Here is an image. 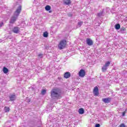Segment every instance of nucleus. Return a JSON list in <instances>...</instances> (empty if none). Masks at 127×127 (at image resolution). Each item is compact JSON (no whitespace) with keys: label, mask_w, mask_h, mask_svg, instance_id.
<instances>
[{"label":"nucleus","mask_w":127,"mask_h":127,"mask_svg":"<svg viewBox=\"0 0 127 127\" xmlns=\"http://www.w3.org/2000/svg\"><path fill=\"white\" fill-rule=\"evenodd\" d=\"M125 116H126V111H124V112H123V114H122V117H125Z\"/></svg>","instance_id":"obj_27"},{"label":"nucleus","mask_w":127,"mask_h":127,"mask_svg":"<svg viewBox=\"0 0 127 127\" xmlns=\"http://www.w3.org/2000/svg\"><path fill=\"white\" fill-rule=\"evenodd\" d=\"M111 64V62H110L109 61L108 62H106L105 64H104V65L106 67H109V66H110V65Z\"/></svg>","instance_id":"obj_21"},{"label":"nucleus","mask_w":127,"mask_h":127,"mask_svg":"<svg viewBox=\"0 0 127 127\" xmlns=\"http://www.w3.org/2000/svg\"><path fill=\"white\" fill-rule=\"evenodd\" d=\"M114 26L115 29H116L117 30H119V29H121V25L119 23L115 24Z\"/></svg>","instance_id":"obj_16"},{"label":"nucleus","mask_w":127,"mask_h":127,"mask_svg":"<svg viewBox=\"0 0 127 127\" xmlns=\"http://www.w3.org/2000/svg\"><path fill=\"white\" fill-rule=\"evenodd\" d=\"M30 101H31L30 98H29L28 97H27L26 98L25 102H26L27 103H30Z\"/></svg>","instance_id":"obj_24"},{"label":"nucleus","mask_w":127,"mask_h":127,"mask_svg":"<svg viewBox=\"0 0 127 127\" xmlns=\"http://www.w3.org/2000/svg\"><path fill=\"white\" fill-rule=\"evenodd\" d=\"M64 4H66L67 5H69L71 4V0H64Z\"/></svg>","instance_id":"obj_12"},{"label":"nucleus","mask_w":127,"mask_h":127,"mask_svg":"<svg viewBox=\"0 0 127 127\" xmlns=\"http://www.w3.org/2000/svg\"><path fill=\"white\" fill-rule=\"evenodd\" d=\"M45 9L47 11H49V10H50L51 9V6H50V5H46L45 7Z\"/></svg>","instance_id":"obj_19"},{"label":"nucleus","mask_w":127,"mask_h":127,"mask_svg":"<svg viewBox=\"0 0 127 127\" xmlns=\"http://www.w3.org/2000/svg\"><path fill=\"white\" fill-rule=\"evenodd\" d=\"M49 12H51V11H49Z\"/></svg>","instance_id":"obj_31"},{"label":"nucleus","mask_w":127,"mask_h":127,"mask_svg":"<svg viewBox=\"0 0 127 127\" xmlns=\"http://www.w3.org/2000/svg\"><path fill=\"white\" fill-rule=\"evenodd\" d=\"M78 113L79 115H83V114L85 113V111H84V109L80 108L79 109H78Z\"/></svg>","instance_id":"obj_15"},{"label":"nucleus","mask_w":127,"mask_h":127,"mask_svg":"<svg viewBox=\"0 0 127 127\" xmlns=\"http://www.w3.org/2000/svg\"><path fill=\"white\" fill-rule=\"evenodd\" d=\"M20 12H21V5H19L16 11L14 12L13 16H12L9 20V23H11L13 24L15 21H16V19L18 16H19V14H20Z\"/></svg>","instance_id":"obj_2"},{"label":"nucleus","mask_w":127,"mask_h":127,"mask_svg":"<svg viewBox=\"0 0 127 127\" xmlns=\"http://www.w3.org/2000/svg\"><path fill=\"white\" fill-rule=\"evenodd\" d=\"M82 25H83V21L78 22L76 28H78V27H81Z\"/></svg>","instance_id":"obj_17"},{"label":"nucleus","mask_w":127,"mask_h":127,"mask_svg":"<svg viewBox=\"0 0 127 127\" xmlns=\"http://www.w3.org/2000/svg\"><path fill=\"white\" fill-rule=\"evenodd\" d=\"M43 36L45 38L48 37V32L47 31H45V32H44Z\"/></svg>","instance_id":"obj_20"},{"label":"nucleus","mask_w":127,"mask_h":127,"mask_svg":"<svg viewBox=\"0 0 127 127\" xmlns=\"http://www.w3.org/2000/svg\"><path fill=\"white\" fill-rule=\"evenodd\" d=\"M2 71H3L4 74H7V73H8V69H7V68L5 67V66H4L3 67Z\"/></svg>","instance_id":"obj_14"},{"label":"nucleus","mask_w":127,"mask_h":127,"mask_svg":"<svg viewBox=\"0 0 127 127\" xmlns=\"http://www.w3.org/2000/svg\"><path fill=\"white\" fill-rule=\"evenodd\" d=\"M9 99L10 102H13V101H15V100H16V95H15V94L14 93L10 94L9 96Z\"/></svg>","instance_id":"obj_4"},{"label":"nucleus","mask_w":127,"mask_h":127,"mask_svg":"<svg viewBox=\"0 0 127 127\" xmlns=\"http://www.w3.org/2000/svg\"><path fill=\"white\" fill-rule=\"evenodd\" d=\"M120 32L122 34L126 33L127 29H126V28H125V27H122L120 30Z\"/></svg>","instance_id":"obj_11"},{"label":"nucleus","mask_w":127,"mask_h":127,"mask_svg":"<svg viewBox=\"0 0 127 127\" xmlns=\"http://www.w3.org/2000/svg\"><path fill=\"white\" fill-rule=\"evenodd\" d=\"M19 30H20V28L17 26L14 27L12 29L13 32L16 34L19 33Z\"/></svg>","instance_id":"obj_5"},{"label":"nucleus","mask_w":127,"mask_h":127,"mask_svg":"<svg viewBox=\"0 0 127 127\" xmlns=\"http://www.w3.org/2000/svg\"><path fill=\"white\" fill-rule=\"evenodd\" d=\"M67 15H68V16H69V17H71V16H72V13H68L67 14Z\"/></svg>","instance_id":"obj_28"},{"label":"nucleus","mask_w":127,"mask_h":127,"mask_svg":"<svg viewBox=\"0 0 127 127\" xmlns=\"http://www.w3.org/2000/svg\"><path fill=\"white\" fill-rule=\"evenodd\" d=\"M101 125L99 124H97L95 125V127H100Z\"/></svg>","instance_id":"obj_26"},{"label":"nucleus","mask_w":127,"mask_h":127,"mask_svg":"<svg viewBox=\"0 0 127 127\" xmlns=\"http://www.w3.org/2000/svg\"><path fill=\"white\" fill-rule=\"evenodd\" d=\"M111 100L112 98L110 97L102 99V101L105 103V104H109V103L111 102Z\"/></svg>","instance_id":"obj_6"},{"label":"nucleus","mask_w":127,"mask_h":127,"mask_svg":"<svg viewBox=\"0 0 127 127\" xmlns=\"http://www.w3.org/2000/svg\"><path fill=\"white\" fill-rule=\"evenodd\" d=\"M93 94L94 96H99V88L98 87H95L93 90Z\"/></svg>","instance_id":"obj_8"},{"label":"nucleus","mask_w":127,"mask_h":127,"mask_svg":"<svg viewBox=\"0 0 127 127\" xmlns=\"http://www.w3.org/2000/svg\"><path fill=\"white\" fill-rule=\"evenodd\" d=\"M107 69L108 67L104 65L102 67V72H106Z\"/></svg>","instance_id":"obj_18"},{"label":"nucleus","mask_w":127,"mask_h":127,"mask_svg":"<svg viewBox=\"0 0 127 127\" xmlns=\"http://www.w3.org/2000/svg\"><path fill=\"white\" fill-rule=\"evenodd\" d=\"M120 127H126L125 124H122L121 125H120Z\"/></svg>","instance_id":"obj_25"},{"label":"nucleus","mask_w":127,"mask_h":127,"mask_svg":"<svg viewBox=\"0 0 127 127\" xmlns=\"http://www.w3.org/2000/svg\"><path fill=\"white\" fill-rule=\"evenodd\" d=\"M62 91L61 89L58 87H55L52 89L51 91V97L53 100H57L59 99L61 96Z\"/></svg>","instance_id":"obj_1"},{"label":"nucleus","mask_w":127,"mask_h":127,"mask_svg":"<svg viewBox=\"0 0 127 127\" xmlns=\"http://www.w3.org/2000/svg\"><path fill=\"white\" fill-rule=\"evenodd\" d=\"M46 93V90L45 89H43L41 91V94L43 95H44Z\"/></svg>","instance_id":"obj_23"},{"label":"nucleus","mask_w":127,"mask_h":127,"mask_svg":"<svg viewBox=\"0 0 127 127\" xmlns=\"http://www.w3.org/2000/svg\"><path fill=\"white\" fill-rule=\"evenodd\" d=\"M38 56H39V57H40L41 58H42V57H43V56H42V54H39Z\"/></svg>","instance_id":"obj_30"},{"label":"nucleus","mask_w":127,"mask_h":127,"mask_svg":"<svg viewBox=\"0 0 127 127\" xmlns=\"http://www.w3.org/2000/svg\"><path fill=\"white\" fill-rule=\"evenodd\" d=\"M104 9H103L102 11L98 13L97 15L98 17H101V16H103V15L104 14Z\"/></svg>","instance_id":"obj_13"},{"label":"nucleus","mask_w":127,"mask_h":127,"mask_svg":"<svg viewBox=\"0 0 127 127\" xmlns=\"http://www.w3.org/2000/svg\"><path fill=\"white\" fill-rule=\"evenodd\" d=\"M2 25H3V22H0V27H1Z\"/></svg>","instance_id":"obj_29"},{"label":"nucleus","mask_w":127,"mask_h":127,"mask_svg":"<svg viewBox=\"0 0 127 127\" xmlns=\"http://www.w3.org/2000/svg\"><path fill=\"white\" fill-rule=\"evenodd\" d=\"M86 43L89 46H91V45H93V41L90 38H87L86 39Z\"/></svg>","instance_id":"obj_9"},{"label":"nucleus","mask_w":127,"mask_h":127,"mask_svg":"<svg viewBox=\"0 0 127 127\" xmlns=\"http://www.w3.org/2000/svg\"><path fill=\"white\" fill-rule=\"evenodd\" d=\"M4 111L5 113H8V112H9V108L5 107Z\"/></svg>","instance_id":"obj_22"},{"label":"nucleus","mask_w":127,"mask_h":127,"mask_svg":"<svg viewBox=\"0 0 127 127\" xmlns=\"http://www.w3.org/2000/svg\"><path fill=\"white\" fill-rule=\"evenodd\" d=\"M70 77H71V73H70V72H66L64 74V77L65 79H68V78H70Z\"/></svg>","instance_id":"obj_10"},{"label":"nucleus","mask_w":127,"mask_h":127,"mask_svg":"<svg viewBox=\"0 0 127 127\" xmlns=\"http://www.w3.org/2000/svg\"><path fill=\"white\" fill-rule=\"evenodd\" d=\"M66 44H67V41H66V40H63L61 41L58 45L59 49H60V50H62V49H64V48L66 47Z\"/></svg>","instance_id":"obj_3"},{"label":"nucleus","mask_w":127,"mask_h":127,"mask_svg":"<svg viewBox=\"0 0 127 127\" xmlns=\"http://www.w3.org/2000/svg\"><path fill=\"white\" fill-rule=\"evenodd\" d=\"M79 77H85V75H86V72L84 69H81L79 72Z\"/></svg>","instance_id":"obj_7"}]
</instances>
